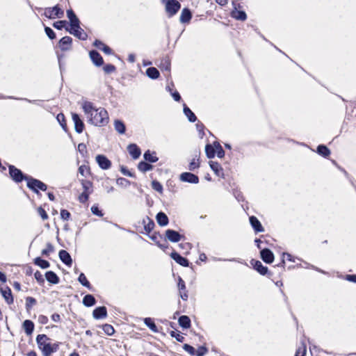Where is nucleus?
<instances>
[{"label": "nucleus", "instance_id": "nucleus-1", "mask_svg": "<svg viewBox=\"0 0 356 356\" xmlns=\"http://www.w3.org/2000/svg\"><path fill=\"white\" fill-rule=\"evenodd\" d=\"M82 109L88 122L95 126H105L108 122V115L102 107L97 108L90 102L85 101L81 104Z\"/></svg>", "mask_w": 356, "mask_h": 356}, {"label": "nucleus", "instance_id": "nucleus-2", "mask_svg": "<svg viewBox=\"0 0 356 356\" xmlns=\"http://www.w3.org/2000/svg\"><path fill=\"white\" fill-rule=\"evenodd\" d=\"M25 179L27 181V186L37 193L38 189L43 191L47 190V185L38 179L29 177H26Z\"/></svg>", "mask_w": 356, "mask_h": 356}, {"label": "nucleus", "instance_id": "nucleus-3", "mask_svg": "<svg viewBox=\"0 0 356 356\" xmlns=\"http://www.w3.org/2000/svg\"><path fill=\"white\" fill-rule=\"evenodd\" d=\"M44 15L49 19L60 18L63 16L64 12L58 6H56L53 8H46Z\"/></svg>", "mask_w": 356, "mask_h": 356}, {"label": "nucleus", "instance_id": "nucleus-4", "mask_svg": "<svg viewBox=\"0 0 356 356\" xmlns=\"http://www.w3.org/2000/svg\"><path fill=\"white\" fill-rule=\"evenodd\" d=\"M181 7L180 3L177 0H168L165 4V10L169 17L175 15Z\"/></svg>", "mask_w": 356, "mask_h": 356}, {"label": "nucleus", "instance_id": "nucleus-5", "mask_svg": "<svg viewBox=\"0 0 356 356\" xmlns=\"http://www.w3.org/2000/svg\"><path fill=\"white\" fill-rule=\"evenodd\" d=\"M41 350L43 356H51L52 353H56L59 348V343H50L44 345Z\"/></svg>", "mask_w": 356, "mask_h": 356}, {"label": "nucleus", "instance_id": "nucleus-6", "mask_svg": "<svg viewBox=\"0 0 356 356\" xmlns=\"http://www.w3.org/2000/svg\"><path fill=\"white\" fill-rule=\"evenodd\" d=\"M9 172L10 175V177L13 178L14 181L16 182H20L26 177H24L19 169L16 168L15 167L10 165L9 167Z\"/></svg>", "mask_w": 356, "mask_h": 356}, {"label": "nucleus", "instance_id": "nucleus-7", "mask_svg": "<svg viewBox=\"0 0 356 356\" xmlns=\"http://www.w3.org/2000/svg\"><path fill=\"white\" fill-rule=\"evenodd\" d=\"M66 30L81 40H86L87 38V34L80 27L79 24H78L77 26H75L70 28V29L67 28Z\"/></svg>", "mask_w": 356, "mask_h": 356}, {"label": "nucleus", "instance_id": "nucleus-8", "mask_svg": "<svg viewBox=\"0 0 356 356\" xmlns=\"http://www.w3.org/2000/svg\"><path fill=\"white\" fill-rule=\"evenodd\" d=\"M72 120L74 123V128L77 133L81 134L84 129V124L79 115L76 113H72Z\"/></svg>", "mask_w": 356, "mask_h": 356}, {"label": "nucleus", "instance_id": "nucleus-9", "mask_svg": "<svg viewBox=\"0 0 356 356\" xmlns=\"http://www.w3.org/2000/svg\"><path fill=\"white\" fill-rule=\"evenodd\" d=\"M92 316L95 319H103L107 316V309L104 306L96 307L92 312Z\"/></svg>", "mask_w": 356, "mask_h": 356}, {"label": "nucleus", "instance_id": "nucleus-10", "mask_svg": "<svg viewBox=\"0 0 356 356\" xmlns=\"http://www.w3.org/2000/svg\"><path fill=\"white\" fill-rule=\"evenodd\" d=\"M96 161L99 166L104 170H107L111 166V162L105 156L102 154L96 156Z\"/></svg>", "mask_w": 356, "mask_h": 356}, {"label": "nucleus", "instance_id": "nucleus-11", "mask_svg": "<svg viewBox=\"0 0 356 356\" xmlns=\"http://www.w3.org/2000/svg\"><path fill=\"white\" fill-rule=\"evenodd\" d=\"M180 179L182 181L197 184L199 182V178L197 176L191 172H183L180 175Z\"/></svg>", "mask_w": 356, "mask_h": 356}, {"label": "nucleus", "instance_id": "nucleus-12", "mask_svg": "<svg viewBox=\"0 0 356 356\" xmlns=\"http://www.w3.org/2000/svg\"><path fill=\"white\" fill-rule=\"evenodd\" d=\"M260 275L267 276L270 278L277 286H282V281H275L273 276V273L268 270V268H254Z\"/></svg>", "mask_w": 356, "mask_h": 356}, {"label": "nucleus", "instance_id": "nucleus-13", "mask_svg": "<svg viewBox=\"0 0 356 356\" xmlns=\"http://www.w3.org/2000/svg\"><path fill=\"white\" fill-rule=\"evenodd\" d=\"M1 293L3 298L5 299L6 302L10 305L13 302V297L12 295V292L8 286H6L5 288L1 287L0 289Z\"/></svg>", "mask_w": 356, "mask_h": 356}, {"label": "nucleus", "instance_id": "nucleus-14", "mask_svg": "<svg viewBox=\"0 0 356 356\" xmlns=\"http://www.w3.org/2000/svg\"><path fill=\"white\" fill-rule=\"evenodd\" d=\"M165 236L169 241L174 243L179 241L182 238L181 235L172 229L166 230Z\"/></svg>", "mask_w": 356, "mask_h": 356}, {"label": "nucleus", "instance_id": "nucleus-15", "mask_svg": "<svg viewBox=\"0 0 356 356\" xmlns=\"http://www.w3.org/2000/svg\"><path fill=\"white\" fill-rule=\"evenodd\" d=\"M72 39L69 36L62 38L59 41V47L62 51L69 50L71 47Z\"/></svg>", "mask_w": 356, "mask_h": 356}, {"label": "nucleus", "instance_id": "nucleus-16", "mask_svg": "<svg viewBox=\"0 0 356 356\" xmlns=\"http://www.w3.org/2000/svg\"><path fill=\"white\" fill-rule=\"evenodd\" d=\"M261 257L266 264L272 263L274 259L273 252L268 249H264L261 252Z\"/></svg>", "mask_w": 356, "mask_h": 356}, {"label": "nucleus", "instance_id": "nucleus-17", "mask_svg": "<svg viewBox=\"0 0 356 356\" xmlns=\"http://www.w3.org/2000/svg\"><path fill=\"white\" fill-rule=\"evenodd\" d=\"M90 56L94 64L96 65L100 66L103 64V58L97 51H91L90 52Z\"/></svg>", "mask_w": 356, "mask_h": 356}, {"label": "nucleus", "instance_id": "nucleus-18", "mask_svg": "<svg viewBox=\"0 0 356 356\" xmlns=\"http://www.w3.org/2000/svg\"><path fill=\"white\" fill-rule=\"evenodd\" d=\"M59 257L61 261L67 266H71L72 260L70 254L65 250H60L59 252Z\"/></svg>", "mask_w": 356, "mask_h": 356}, {"label": "nucleus", "instance_id": "nucleus-19", "mask_svg": "<svg viewBox=\"0 0 356 356\" xmlns=\"http://www.w3.org/2000/svg\"><path fill=\"white\" fill-rule=\"evenodd\" d=\"M24 332L27 335H31L34 330V323L31 320H25L22 324Z\"/></svg>", "mask_w": 356, "mask_h": 356}, {"label": "nucleus", "instance_id": "nucleus-20", "mask_svg": "<svg viewBox=\"0 0 356 356\" xmlns=\"http://www.w3.org/2000/svg\"><path fill=\"white\" fill-rule=\"evenodd\" d=\"M179 325L184 329H188L191 327V321L188 316L183 315L179 318Z\"/></svg>", "mask_w": 356, "mask_h": 356}, {"label": "nucleus", "instance_id": "nucleus-21", "mask_svg": "<svg viewBox=\"0 0 356 356\" xmlns=\"http://www.w3.org/2000/svg\"><path fill=\"white\" fill-rule=\"evenodd\" d=\"M46 280L51 284H56L59 282V277L53 271H47L45 273Z\"/></svg>", "mask_w": 356, "mask_h": 356}, {"label": "nucleus", "instance_id": "nucleus-22", "mask_svg": "<svg viewBox=\"0 0 356 356\" xmlns=\"http://www.w3.org/2000/svg\"><path fill=\"white\" fill-rule=\"evenodd\" d=\"M250 222L251 225L257 232H261L264 231L262 225H261L260 222L256 217L251 216L250 218Z\"/></svg>", "mask_w": 356, "mask_h": 356}, {"label": "nucleus", "instance_id": "nucleus-23", "mask_svg": "<svg viewBox=\"0 0 356 356\" xmlns=\"http://www.w3.org/2000/svg\"><path fill=\"white\" fill-rule=\"evenodd\" d=\"M171 257L172 259H174L178 264L182 266H188V261L179 255L177 252H172Z\"/></svg>", "mask_w": 356, "mask_h": 356}, {"label": "nucleus", "instance_id": "nucleus-24", "mask_svg": "<svg viewBox=\"0 0 356 356\" xmlns=\"http://www.w3.org/2000/svg\"><path fill=\"white\" fill-rule=\"evenodd\" d=\"M67 16L70 22L71 28L79 24V20L72 10H67Z\"/></svg>", "mask_w": 356, "mask_h": 356}, {"label": "nucleus", "instance_id": "nucleus-25", "mask_svg": "<svg viewBox=\"0 0 356 356\" xmlns=\"http://www.w3.org/2000/svg\"><path fill=\"white\" fill-rule=\"evenodd\" d=\"M48 340H49V338L46 334H38L36 337V342L40 350L42 349V346L49 343H47V341Z\"/></svg>", "mask_w": 356, "mask_h": 356}, {"label": "nucleus", "instance_id": "nucleus-26", "mask_svg": "<svg viewBox=\"0 0 356 356\" xmlns=\"http://www.w3.org/2000/svg\"><path fill=\"white\" fill-rule=\"evenodd\" d=\"M128 151L134 159H138L140 155V150L135 144H131L128 146Z\"/></svg>", "mask_w": 356, "mask_h": 356}, {"label": "nucleus", "instance_id": "nucleus-27", "mask_svg": "<svg viewBox=\"0 0 356 356\" xmlns=\"http://www.w3.org/2000/svg\"><path fill=\"white\" fill-rule=\"evenodd\" d=\"M232 17L241 21H244L247 18L245 13L243 10H238L236 8H235L234 10H232Z\"/></svg>", "mask_w": 356, "mask_h": 356}, {"label": "nucleus", "instance_id": "nucleus-28", "mask_svg": "<svg viewBox=\"0 0 356 356\" xmlns=\"http://www.w3.org/2000/svg\"><path fill=\"white\" fill-rule=\"evenodd\" d=\"M96 303V300L95 297L91 294H87L83 298V304L86 307H92L95 305Z\"/></svg>", "mask_w": 356, "mask_h": 356}, {"label": "nucleus", "instance_id": "nucleus-29", "mask_svg": "<svg viewBox=\"0 0 356 356\" xmlns=\"http://www.w3.org/2000/svg\"><path fill=\"white\" fill-rule=\"evenodd\" d=\"M192 17L191 11L188 8H184L180 15V22L181 23L188 22Z\"/></svg>", "mask_w": 356, "mask_h": 356}, {"label": "nucleus", "instance_id": "nucleus-30", "mask_svg": "<svg viewBox=\"0 0 356 356\" xmlns=\"http://www.w3.org/2000/svg\"><path fill=\"white\" fill-rule=\"evenodd\" d=\"M156 220L159 225L165 226L168 223V216L163 212H159L156 215Z\"/></svg>", "mask_w": 356, "mask_h": 356}, {"label": "nucleus", "instance_id": "nucleus-31", "mask_svg": "<svg viewBox=\"0 0 356 356\" xmlns=\"http://www.w3.org/2000/svg\"><path fill=\"white\" fill-rule=\"evenodd\" d=\"M209 165L216 175L221 176L222 175V169L218 163L210 161Z\"/></svg>", "mask_w": 356, "mask_h": 356}, {"label": "nucleus", "instance_id": "nucleus-32", "mask_svg": "<svg viewBox=\"0 0 356 356\" xmlns=\"http://www.w3.org/2000/svg\"><path fill=\"white\" fill-rule=\"evenodd\" d=\"M144 323L145 325L148 327L152 332H158V328L153 320L151 318H145L144 319Z\"/></svg>", "mask_w": 356, "mask_h": 356}, {"label": "nucleus", "instance_id": "nucleus-33", "mask_svg": "<svg viewBox=\"0 0 356 356\" xmlns=\"http://www.w3.org/2000/svg\"><path fill=\"white\" fill-rule=\"evenodd\" d=\"M147 75L153 79H157L159 76V72L156 67H149L146 70Z\"/></svg>", "mask_w": 356, "mask_h": 356}, {"label": "nucleus", "instance_id": "nucleus-34", "mask_svg": "<svg viewBox=\"0 0 356 356\" xmlns=\"http://www.w3.org/2000/svg\"><path fill=\"white\" fill-rule=\"evenodd\" d=\"M114 127L116 131L119 134H122L125 132V125L121 120H115Z\"/></svg>", "mask_w": 356, "mask_h": 356}, {"label": "nucleus", "instance_id": "nucleus-35", "mask_svg": "<svg viewBox=\"0 0 356 356\" xmlns=\"http://www.w3.org/2000/svg\"><path fill=\"white\" fill-rule=\"evenodd\" d=\"M184 113L187 116L190 122H193L196 120V116L195 115V114L185 104L184 105Z\"/></svg>", "mask_w": 356, "mask_h": 356}, {"label": "nucleus", "instance_id": "nucleus-36", "mask_svg": "<svg viewBox=\"0 0 356 356\" xmlns=\"http://www.w3.org/2000/svg\"><path fill=\"white\" fill-rule=\"evenodd\" d=\"M200 167L199 155L195 154L189 163L188 168L190 170H194Z\"/></svg>", "mask_w": 356, "mask_h": 356}, {"label": "nucleus", "instance_id": "nucleus-37", "mask_svg": "<svg viewBox=\"0 0 356 356\" xmlns=\"http://www.w3.org/2000/svg\"><path fill=\"white\" fill-rule=\"evenodd\" d=\"M317 152L319 154L324 157L328 156L330 154V149L325 145H321L318 147Z\"/></svg>", "mask_w": 356, "mask_h": 356}, {"label": "nucleus", "instance_id": "nucleus-38", "mask_svg": "<svg viewBox=\"0 0 356 356\" xmlns=\"http://www.w3.org/2000/svg\"><path fill=\"white\" fill-rule=\"evenodd\" d=\"M138 168L141 172H147L152 169V165L146 162L141 161L138 163Z\"/></svg>", "mask_w": 356, "mask_h": 356}, {"label": "nucleus", "instance_id": "nucleus-39", "mask_svg": "<svg viewBox=\"0 0 356 356\" xmlns=\"http://www.w3.org/2000/svg\"><path fill=\"white\" fill-rule=\"evenodd\" d=\"M206 154L208 158H213L216 154V147L211 145H207L205 147Z\"/></svg>", "mask_w": 356, "mask_h": 356}, {"label": "nucleus", "instance_id": "nucleus-40", "mask_svg": "<svg viewBox=\"0 0 356 356\" xmlns=\"http://www.w3.org/2000/svg\"><path fill=\"white\" fill-rule=\"evenodd\" d=\"M143 223H144L145 231H147L148 232H151L154 227V222L152 220H151L149 218L144 219Z\"/></svg>", "mask_w": 356, "mask_h": 356}, {"label": "nucleus", "instance_id": "nucleus-41", "mask_svg": "<svg viewBox=\"0 0 356 356\" xmlns=\"http://www.w3.org/2000/svg\"><path fill=\"white\" fill-rule=\"evenodd\" d=\"M81 184H82L84 192H87L88 193H90V194L92 193V182H90V181H87V180H82Z\"/></svg>", "mask_w": 356, "mask_h": 356}, {"label": "nucleus", "instance_id": "nucleus-42", "mask_svg": "<svg viewBox=\"0 0 356 356\" xmlns=\"http://www.w3.org/2000/svg\"><path fill=\"white\" fill-rule=\"evenodd\" d=\"M144 158L146 161L154 163L158 161V158L155 154H152L149 150L144 154Z\"/></svg>", "mask_w": 356, "mask_h": 356}, {"label": "nucleus", "instance_id": "nucleus-43", "mask_svg": "<svg viewBox=\"0 0 356 356\" xmlns=\"http://www.w3.org/2000/svg\"><path fill=\"white\" fill-rule=\"evenodd\" d=\"M78 280L83 286L90 289V284L83 273L79 275Z\"/></svg>", "mask_w": 356, "mask_h": 356}, {"label": "nucleus", "instance_id": "nucleus-44", "mask_svg": "<svg viewBox=\"0 0 356 356\" xmlns=\"http://www.w3.org/2000/svg\"><path fill=\"white\" fill-rule=\"evenodd\" d=\"M102 329H103L104 332L108 336L113 335L115 332V330H114L113 327L109 324H104L102 326Z\"/></svg>", "mask_w": 356, "mask_h": 356}, {"label": "nucleus", "instance_id": "nucleus-45", "mask_svg": "<svg viewBox=\"0 0 356 356\" xmlns=\"http://www.w3.org/2000/svg\"><path fill=\"white\" fill-rule=\"evenodd\" d=\"M36 300L33 297H27L26 298V308L27 310L31 309V308L36 304Z\"/></svg>", "mask_w": 356, "mask_h": 356}, {"label": "nucleus", "instance_id": "nucleus-46", "mask_svg": "<svg viewBox=\"0 0 356 356\" xmlns=\"http://www.w3.org/2000/svg\"><path fill=\"white\" fill-rule=\"evenodd\" d=\"M216 153L218 157L222 158L225 156V152L219 143H214Z\"/></svg>", "mask_w": 356, "mask_h": 356}, {"label": "nucleus", "instance_id": "nucleus-47", "mask_svg": "<svg viewBox=\"0 0 356 356\" xmlns=\"http://www.w3.org/2000/svg\"><path fill=\"white\" fill-rule=\"evenodd\" d=\"M170 334L172 337L176 339V340L179 342H183L184 341V337L180 334L179 332H177L175 331H171Z\"/></svg>", "mask_w": 356, "mask_h": 356}, {"label": "nucleus", "instance_id": "nucleus-48", "mask_svg": "<svg viewBox=\"0 0 356 356\" xmlns=\"http://www.w3.org/2000/svg\"><path fill=\"white\" fill-rule=\"evenodd\" d=\"M208 352V349L204 346H200L197 350H195V355L196 356H204L206 355Z\"/></svg>", "mask_w": 356, "mask_h": 356}, {"label": "nucleus", "instance_id": "nucleus-49", "mask_svg": "<svg viewBox=\"0 0 356 356\" xmlns=\"http://www.w3.org/2000/svg\"><path fill=\"white\" fill-rule=\"evenodd\" d=\"M152 187L154 190L159 192V193H162L163 191V186L162 185L157 181L156 180H154L152 182Z\"/></svg>", "mask_w": 356, "mask_h": 356}, {"label": "nucleus", "instance_id": "nucleus-50", "mask_svg": "<svg viewBox=\"0 0 356 356\" xmlns=\"http://www.w3.org/2000/svg\"><path fill=\"white\" fill-rule=\"evenodd\" d=\"M90 169L87 165H83L79 168V172L83 176L86 177L89 174Z\"/></svg>", "mask_w": 356, "mask_h": 356}, {"label": "nucleus", "instance_id": "nucleus-51", "mask_svg": "<svg viewBox=\"0 0 356 356\" xmlns=\"http://www.w3.org/2000/svg\"><path fill=\"white\" fill-rule=\"evenodd\" d=\"M183 348L187 353H188L191 355H195V349L191 345L185 343L183 346Z\"/></svg>", "mask_w": 356, "mask_h": 356}, {"label": "nucleus", "instance_id": "nucleus-52", "mask_svg": "<svg viewBox=\"0 0 356 356\" xmlns=\"http://www.w3.org/2000/svg\"><path fill=\"white\" fill-rule=\"evenodd\" d=\"M306 355V346L302 344V347H300L297 349L295 356H305Z\"/></svg>", "mask_w": 356, "mask_h": 356}, {"label": "nucleus", "instance_id": "nucleus-53", "mask_svg": "<svg viewBox=\"0 0 356 356\" xmlns=\"http://www.w3.org/2000/svg\"><path fill=\"white\" fill-rule=\"evenodd\" d=\"M35 265L39 266L41 268L49 266V263L47 261L40 259V258H37L35 259Z\"/></svg>", "mask_w": 356, "mask_h": 356}, {"label": "nucleus", "instance_id": "nucleus-54", "mask_svg": "<svg viewBox=\"0 0 356 356\" xmlns=\"http://www.w3.org/2000/svg\"><path fill=\"white\" fill-rule=\"evenodd\" d=\"M67 24V22L65 20H60L56 22L53 24V26L57 29H62L65 24Z\"/></svg>", "mask_w": 356, "mask_h": 356}, {"label": "nucleus", "instance_id": "nucleus-55", "mask_svg": "<svg viewBox=\"0 0 356 356\" xmlns=\"http://www.w3.org/2000/svg\"><path fill=\"white\" fill-rule=\"evenodd\" d=\"M117 184L119 186L127 187L129 185V181L125 178H118L116 181Z\"/></svg>", "mask_w": 356, "mask_h": 356}, {"label": "nucleus", "instance_id": "nucleus-56", "mask_svg": "<svg viewBox=\"0 0 356 356\" xmlns=\"http://www.w3.org/2000/svg\"><path fill=\"white\" fill-rule=\"evenodd\" d=\"M90 193H88L87 192H83L79 196V200L80 202L84 203L86 201H88Z\"/></svg>", "mask_w": 356, "mask_h": 356}, {"label": "nucleus", "instance_id": "nucleus-57", "mask_svg": "<svg viewBox=\"0 0 356 356\" xmlns=\"http://www.w3.org/2000/svg\"><path fill=\"white\" fill-rule=\"evenodd\" d=\"M44 31L50 39H54L56 38V34L51 28L47 26L44 28Z\"/></svg>", "mask_w": 356, "mask_h": 356}, {"label": "nucleus", "instance_id": "nucleus-58", "mask_svg": "<svg viewBox=\"0 0 356 356\" xmlns=\"http://www.w3.org/2000/svg\"><path fill=\"white\" fill-rule=\"evenodd\" d=\"M56 118H57V120L60 124V125L63 127V128L65 129L66 124H65V121L64 115L63 113H59V114H58Z\"/></svg>", "mask_w": 356, "mask_h": 356}, {"label": "nucleus", "instance_id": "nucleus-59", "mask_svg": "<svg viewBox=\"0 0 356 356\" xmlns=\"http://www.w3.org/2000/svg\"><path fill=\"white\" fill-rule=\"evenodd\" d=\"M177 286L179 291H183L186 289L185 282L180 276L178 277Z\"/></svg>", "mask_w": 356, "mask_h": 356}, {"label": "nucleus", "instance_id": "nucleus-60", "mask_svg": "<svg viewBox=\"0 0 356 356\" xmlns=\"http://www.w3.org/2000/svg\"><path fill=\"white\" fill-rule=\"evenodd\" d=\"M60 216H61L62 219L67 220L70 218V213L68 211H67L65 209H62L60 211Z\"/></svg>", "mask_w": 356, "mask_h": 356}, {"label": "nucleus", "instance_id": "nucleus-61", "mask_svg": "<svg viewBox=\"0 0 356 356\" xmlns=\"http://www.w3.org/2000/svg\"><path fill=\"white\" fill-rule=\"evenodd\" d=\"M38 212L40 214V216H41V218H42V220H47L48 218L47 213H46L44 209H43L42 207H39L38 209Z\"/></svg>", "mask_w": 356, "mask_h": 356}, {"label": "nucleus", "instance_id": "nucleus-62", "mask_svg": "<svg viewBox=\"0 0 356 356\" xmlns=\"http://www.w3.org/2000/svg\"><path fill=\"white\" fill-rule=\"evenodd\" d=\"M91 211L93 214L98 216H102L103 213L99 209V208L97 206H92L91 207Z\"/></svg>", "mask_w": 356, "mask_h": 356}, {"label": "nucleus", "instance_id": "nucleus-63", "mask_svg": "<svg viewBox=\"0 0 356 356\" xmlns=\"http://www.w3.org/2000/svg\"><path fill=\"white\" fill-rule=\"evenodd\" d=\"M49 319L48 318L44 315H40L38 316V322L42 325H45L48 323Z\"/></svg>", "mask_w": 356, "mask_h": 356}, {"label": "nucleus", "instance_id": "nucleus-64", "mask_svg": "<svg viewBox=\"0 0 356 356\" xmlns=\"http://www.w3.org/2000/svg\"><path fill=\"white\" fill-rule=\"evenodd\" d=\"M345 280H346L349 282H351L356 283V275H355V274L346 275L345 277Z\"/></svg>", "mask_w": 356, "mask_h": 356}]
</instances>
